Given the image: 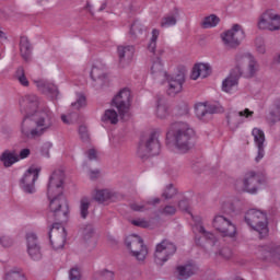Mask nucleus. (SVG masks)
Segmentation results:
<instances>
[{
    "label": "nucleus",
    "mask_w": 280,
    "mask_h": 280,
    "mask_svg": "<svg viewBox=\"0 0 280 280\" xmlns=\"http://www.w3.org/2000/svg\"><path fill=\"white\" fill-rule=\"evenodd\" d=\"M65 185V172L61 170L55 171L49 178L47 196L49 202V217L57 220L49 231V242L55 250L65 248V242H67V231L62 225V222L69 220V201L65 198L63 186Z\"/></svg>",
    "instance_id": "nucleus-1"
},
{
    "label": "nucleus",
    "mask_w": 280,
    "mask_h": 280,
    "mask_svg": "<svg viewBox=\"0 0 280 280\" xmlns=\"http://www.w3.org/2000/svg\"><path fill=\"white\" fill-rule=\"evenodd\" d=\"M38 106V96L34 94H28L20 101V110L25 115L20 127L23 139L43 137L56 121L54 112L47 105Z\"/></svg>",
    "instance_id": "nucleus-2"
},
{
    "label": "nucleus",
    "mask_w": 280,
    "mask_h": 280,
    "mask_svg": "<svg viewBox=\"0 0 280 280\" xmlns=\"http://www.w3.org/2000/svg\"><path fill=\"white\" fill-rule=\"evenodd\" d=\"M259 71V63L250 52L238 54L236 56V68L222 82V91L233 95L237 93L240 86V75L243 78H255Z\"/></svg>",
    "instance_id": "nucleus-3"
},
{
    "label": "nucleus",
    "mask_w": 280,
    "mask_h": 280,
    "mask_svg": "<svg viewBox=\"0 0 280 280\" xmlns=\"http://www.w3.org/2000/svg\"><path fill=\"white\" fill-rule=\"evenodd\" d=\"M196 132L189 124L184 121H175L171 124L166 131V143L168 148H174L177 151L185 153L191 150V139Z\"/></svg>",
    "instance_id": "nucleus-4"
},
{
    "label": "nucleus",
    "mask_w": 280,
    "mask_h": 280,
    "mask_svg": "<svg viewBox=\"0 0 280 280\" xmlns=\"http://www.w3.org/2000/svg\"><path fill=\"white\" fill-rule=\"evenodd\" d=\"M178 207L180 211H185L186 213H188L189 218L192 220V231L195 235L196 233H199L200 237H203L205 240H207V242H210L212 246H220V241L215 238V235L205 231V226L202 225V217L195 215L191 212V208H189V200L187 199L180 200L178 203Z\"/></svg>",
    "instance_id": "nucleus-5"
},
{
    "label": "nucleus",
    "mask_w": 280,
    "mask_h": 280,
    "mask_svg": "<svg viewBox=\"0 0 280 280\" xmlns=\"http://www.w3.org/2000/svg\"><path fill=\"white\" fill-rule=\"evenodd\" d=\"M245 222L258 233L260 240L268 236V217L266 212L257 209H249L245 214Z\"/></svg>",
    "instance_id": "nucleus-6"
},
{
    "label": "nucleus",
    "mask_w": 280,
    "mask_h": 280,
    "mask_svg": "<svg viewBox=\"0 0 280 280\" xmlns=\"http://www.w3.org/2000/svg\"><path fill=\"white\" fill-rule=\"evenodd\" d=\"M159 135L161 130L154 129L147 138H142L137 150L140 159L147 156H156L161 153V142H159Z\"/></svg>",
    "instance_id": "nucleus-7"
},
{
    "label": "nucleus",
    "mask_w": 280,
    "mask_h": 280,
    "mask_svg": "<svg viewBox=\"0 0 280 280\" xmlns=\"http://www.w3.org/2000/svg\"><path fill=\"white\" fill-rule=\"evenodd\" d=\"M246 38V32L240 24H233L232 27L221 34V40L228 49H235L242 45Z\"/></svg>",
    "instance_id": "nucleus-8"
},
{
    "label": "nucleus",
    "mask_w": 280,
    "mask_h": 280,
    "mask_svg": "<svg viewBox=\"0 0 280 280\" xmlns=\"http://www.w3.org/2000/svg\"><path fill=\"white\" fill-rule=\"evenodd\" d=\"M132 103V93L128 89L120 90L112 101L125 121L130 118V104Z\"/></svg>",
    "instance_id": "nucleus-9"
},
{
    "label": "nucleus",
    "mask_w": 280,
    "mask_h": 280,
    "mask_svg": "<svg viewBox=\"0 0 280 280\" xmlns=\"http://www.w3.org/2000/svg\"><path fill=\"white\" fill-rule=\"evenodd\" d=\"M213 229L220 233L223 237H235L237 235V226L234 225L231 219L222 215L217 214L212 220Z\"/></svg>",
    "instance_id": "nucleus-10"
},
{
    "label": "nucleus",
    "mask_w": 280,
    "mask_h": 280,
    "mask_svg": "<svg viewBox=\"0 0 280 280\" xmlns=\"http://www.w3.org/2000/svg\"><path fill=\"white\" fill-rule=\"evenodd\" d=\"M125 244L138 261L145 260V257H148V247L143 245V238H141V236L135 234L129 235L127 236Z\"/></svg>",
    "instance_id": "nucleus-11"
},
{
    "label": "nucleus",
    "mask_w": 280,
    "mask_h": 280,
    "mask_svg": "<svg viewBox=\"0 0 280 280\" xmlns=\"http://www.w3.org/2000/svg\"><path fill=\"white\" fill-rule=\"evenodd\" d=\"M187 73V68L182 67L178 69V72L175 74H167L166 77L163 78V80H167L168 82V88H167V93L172 97L174 95H178V93L183 92V84H185V74Z\"/></svg>",
    "instance_id": "nucleus-12"
},
{
    "label": "nucleus",
    "mask_w": 280,
    "mask_h": 280,
    "mask_svg": "<svg viewBox=\"0 0 280 280\" xmlns=\"http://www.w3.org/2000/svg\"><path fill=\"white\" fill-rule=\"evenodd\" d=\"M258 30L277 32L280 30V15L272 9L265 11L258 19Z\"/></svg>",
    "instance_id": "nucleus-13"
},
{
    "label": "nucleus",
    "mask_w": 280,
    "mask_h": 280,
    "mask_svg": "<svg viewBox=\"0 0 280 280\" xmlns=\"http://www.w3.org/2000/svg\"><path fill=\"white\" fill-rule=\"evenodd\" d=\"M40 167L32 165L20 180V187L25 194H34L36 191L35 183L38 180Z\"/></svg>",
    "instance_id": "nucleus-14"
},
{
    "label": "nucleus",
    "mask_w": 280,
    "mask_h": 280,
    "mask_svg": "<svg viewBox=\"0 0 280 280\" xmlns=\"http://www.w3.org/2000/svg\"><path fill=\"white\" fill-rule=\"evenodd\" d=\"M175 253L176 245H174V243L167 240L162 241L155 248V264H158V266H163V264H165V261H167Z\"/></svg>",
    "instance_id": "nucleus-15"
},
{
    "label": "nucleus",
    "mask_w": 280,
    "mask_h": 280,
    "mask_svg": "<svg viewBox=\"0 0 280 280\" xmlns=\"http://www.w3.org/2000/svg\"><path fill=\"white\" fill-rule=\"evenodd\" d=\"M264 183H266V176L264 174L249 171L245 174L243 179V191L257 194V189H259V186L264 185Z\"/></svg>",
    "instance_id": "nucleus-16"
},
{
    "label": "nucleus",
    "mask_w": 280,
    "mask_h": 280,
    "mask_svg": "<svg viewBox=\"0 0 280 280\" xmlns=\"http://www.w3.org/2000/svg\"><path fill=\"white\" fill-rule=\"evenodd\" d=\"M195 113L198 119L201 121H207L211 115H215V113H221L220 107L215 104H207V103H197L195 105Z\"/></svg>",
    "instance_id": "nucleus-17"
},
{
    "label": "nucleus",
    "mask_w": 280,
    "mask_h": 280,
    "mask_svg": "<svg viewBox=\"0 0 280 280\" xmlns=\"http://www.w3.org/2000/svg\"><path fill=\"white\" fill-rule=\"evenodd\" d=\"M26 242H27V253L34 261H38L42 259L43 254L40 253V245H38V237L36 234L28 233L26 234Z\"/></svg>",
    "instance_id": "nucleus-18"
},
{
    "label": "nucleus",
    "mask_w": 280,
    "mask_h": 280,
    "mask_svg": "<svg viewBox=\"0 0 280 280\" xmlns=\"http://www.w3.org/2000/svg\"><path fill=\"white\" fill-rule=\"evenodd\" d=\"M252 136L254 137V143L258 149V154L256 156V163H259L264 159L266 151H264V143H266V133L259 128H254L252 130Z\"/></svg>",
    "instance_id": "nucleus-19"
},
{
    "label": "nucleus",
    "mask_w": 280,
    "mask_h": 280,
    "mask_svg": "<svg viewBox=\"0 0 280 280\" xmlns=\"http://www.w3.org/2000/svg\"><path fill=\"white\" fill-rule=\"evenodd\" d=\"M35 84L40 93L48 95V97L51 100H58L60 92H58V86H56L54 83L45 80H38L35 81Z\"/></svg>",
    "instance_id": "nucleus-20"
},
{
    "label": "nucleus",
    "mask_w": 280,
    "mask_h": 280,
    "mask_svg": "<svg viewBox=\"0 0 280 280\" xmlns=\"http://www.w3.org/2000/svg\"><path fill=\"white\" fill-rule=\"evenodd\" d=\"M172 110L170 109V105L165 97L160 96L156 100V109L155 115L158 119H167L168 115H171Z\"/></svg>",
    "instance_id": "nucleus-21"
},
{
    "label": "nucleus",
    "mask_w": 280,
    "mask_h": 280,
    "mask_svg": "<svg viewBox=\"0 0 280 280\" xmlns=\"http://www.w3.org/2000/svg\"><path fill=\"white\" fill-rule=\"evenodd\" d=\"M211 75V66L209 63H197L194 66L190 78L198 80V78H209Z\"/></svg>",
    "instance_id": "nucleus-22"
},
{
    "label": "nucleus",
    "mask_w": 280,
    "mask_h": 280,
    "mask_svg": "<svg viewBox=\"0 0 280 280\" xmlns=\"http://www.w3.org/2000/svg\"><path fill=\"white\" fill-rule=\"evenodd\" d=\"M255 115V112L245 108L244 110L241 112H234L230 115H228V124L229 126H237L241 124L240 117H244L245 119H249V117H253Z\"/></svg>",
    "instance_id": "nucleus-23"
},
{
    "label": "nucleus",
    "mask_w": 280,
    "mask_h": 280,
    "mask_svg": "<svg viewBox=\"0 0 280 280\" xmlns=\"http://www.w3.org/2000/svg\"><path fill=\"white\" fill-rule=\"evenodd\" d=\"M90 75L92 80H94V82H97V80L104 82V80H106V66H104V63H102L101 61H96L92 66Z\"/></svg>",
    "instance_id": "nucleus-24"
},
{
    "label": "nucleus",
    "mask_w": 280,
    "mask_h": 280,
    "mask_svg": "<svg viewBox=\"0 0 280 280\" xmlns=\"http://www.w3.org/2000/svg\"><path fill=\"white\" fill-rule=\"evenodd\" d=\"M151 75L153 78H167V73L165 70H163V61L161 60L160 57H156L155 59L152 60L151 65Z\"/></svg>",
    "instance_id": "nucleus-25"
},
{
    "label": "nucleus",
    "mask_w": 280,
    "mask_h": 280,
    "mask_svg": "<svg viewBox=\"0 0 280 280\" xmlns=\"http://www.w3.org/2000/svg\"><path fill=\"white\" fill-rule=\"evenodd\" d=\"M198 270V267L194 265V262H189L186 266L177 267L178 279L179 280H187L191 275H195Z\"/></svg>",
    "instance_id": "nucleus-26"
},
{
    "label": "nucleus",
    "mask_w": 280,
    "mask_h": 280,
    "mask_svg": "<svg viewBox=\"0 0 280 280\" xmlns=\"http://www.w3.org/2000/svg\"><path fill=\"white\" fill-rule=\"evenodd\" d=\"M0 161L3 163L4 167H12L14 163H19V153L16 151H4L1 156Z\"/></svg>",
    "instance_id": "nucleus-27"
},
{
    "label": "nucleus",
    "mask_w": 280,
    "mask_h": 280,
    "mask_svg": "<svg viewBox=\"0 0 280 280\" xmlns=\"http://www.w3.org/2000/svg\"><path fill=\"white\" fill-rule=\"evenodd\" d=\"M20 54L26 61L32 58V44H30V39L25 36L20 38Z\"/></svg>",
    "instance_id": "nucleus-28"
},
{
    "label": "nucleus",
    "mask_w": 280,
    "mask_h": 280,
    "mask_svg": "<svg viewBox=\"0 0 280 280\" xmlns=\"http://www.w3.org/2000/svg\"><path fill=\"white\" fill-rule=\"evenodd\" d=\"M118 56L120 62H124V60H132L135 46H118Z\"/></svg>",
    "instance_id": "nucleus-29"
},
{
    "label": "nucleus",
    "mask_w": 280,
    "mask_h": 280,
    "mask_svg": "<svg viewBox=\"0 0 280 280\" xmlns=\"http://www.w3.org/2000/svg\"><path fill=\"white\" fill-rule=\"evenodd\" d=\"M218 25H220V19L215 14L206 16L201 22L203 30H211L212 27H218Z\"/></svg>",
    "instance_id": "nucleus-30"
},
{
    "label": "nucleus",
    "mask_w": 280,
    "mask_h": 280,
    "mask_svg": "<svg viewBox=\"0 0 280 280\" xmlns=\"http://www.w3.org/2000/svg\"><path fill=\"white\" fill-rule=\"evenodd\" d=\"M102 121H104V124H112L115 126L119 121V115L115 109H106L102 116Z\"/></svg>",
    "instance_id": "nucleus-31"
},
{
    "label": "nucleus",
    "mask_w": 280,
    "mask_h": 280,
    "mask_svg": "<svg viewBox=\"0 0 280 280\" xmlns=\"http://www.w3.org/2000/svg\"><path fill=\"white\" fill-rule=\"evenodd\" d=\"M113 196L115 195L109 189L95 190L94 200L96 202H108V200H113Z\"/></svg>",
    "instance_id": "nucleus-32"
},
{
    "label": "nucleus",
    "mask_w": 280,
    "mask_h": 280,
    "mask_svg": "<svg viewBox=\"0 0 280 280\" xmlns=\"http://www.w3.org/2000/svg\"><path fill=\"white\" fill-rule=\"evenodd\" d=\"M176 19H178V11H175L174 13L167 14L164 18H162L160 25L163 28L174 27V25H176L177 22Z\"/></svg>",
    "instance_id": "nucleus-33"
},
{
    "label": "nucleus",
    "mask_w": 280,
    "mask_h": 280,
    "mask_svg": "<svg viewBox=\"0 0 280 280\" xmlns=\"http://www.w3.org/2000/svg\"><path fill=\"white\" fill-rule=\"evenodd\" d=\"M265 259H280V246L271 244L265 248Z\"/></svg>",
    "instance_id": "nucleus-34"
},
{
    "label": "nucleus",
    "mask_w": 280,
    "mask_h": 280,
    "mask_svg": "<svg viewBox=\"0 0 280 280\" xmlns=\"http://www.w3.org/2000/svg\"><path fill=\"white\" fill-rule=\"evenodd\" d=\"M14 78L22 86H30V80L25 75V68L19 67L14 73Z\"/></svg>",
    "instance_id": "nucleus-35"
},
{
    "label": "nucleus",
    "mask_w": 280,
    "mask_h": 280,
    "mask_svg": "<svg viewBox=\"0 0 280 280\" xmlns=\"http://www.w3.org/2000/svg\"><path fill=\"white\" fill-rule=\"evenodd\" d=\"M89 207H91V199H89V197H83L80 205V213L83 220H86V217L89 215Z\"/></svg>",
    "instance_id": "nucleus-36"
},
{
    "label": "nucleus",
    "mask_w": 280,
    "mask_h": 280,
    "mask_svg": "<svg viewBox=\"0 0 280 280\" xmlns=\"http://www.w3.org/2000/svg\"><path fill=\"white\" fill-rule=\"evenodd\" d=\"M161 34V31L154 28L152 31V36L150 39V43L148 45V49L151 51V54H155L156 52V40H159V36Z\"/></svg>",
    "instance_id": "nucleus-37"
},
{
    "label": "nucleus",
    "mask_w": 280,
    "mask_h": 280,
    "mask_svg": "<svg viewBox=\"0 0 280 280\" xmlns=\"http://www.w3.org/2000/svg\"><path fill=\"white\" fill-rule=\"evenodd\" d=\"M84 106H86V96L83 94H78L77 102L72 103V107L80 110V108H84Z\"/></svg>",
    "instance_id": "nucleus-38"
},
{
    "label": "nucleus",
    "mask_w": 280,
    "mask_h": 280,
    "mask_svg": "<svg viewBox=\"0 0 280 280\" xmlns=\"http://www.w3.org/2000/svg\"><path fill=\"white\" fill-rule=\"evenodd\" d=\"M5 280H27L21 271H11L5 275Z\"/></svg>",
    "instance_id": "nucleus-39"
},
{
    "label": "nucleus",
    "mask_w": 280,
    "mask_h": 280,
    "mask_svg": "<svg viewBox=\"0 0 280 280\" xmlns=\"http://www.w3.org/2000/svg\"><path fill=\"white\" fill-rule=\"evenodd\" d=\"M79 135H80L81 141H83V143H89V141H91L86 126L79 127Z\"/></svg>",
    "instance_id": "nucleus-40"
},
{
    "label": "nucleus",
    "mask_w": 280,
    "mask_h": 280,
    "mask_svg": "<svg viewBox=\"0 0 280 280\" xmlns=\"http://www.w3.org/2000/svg\"><path fill=\"white\" fill-rule=\"evenodd\" d=\"M221 211L228 214L233 213V211H235V207L233 206V202H231V200L223 201L221 203Z\"/></svg>",
    "instance_id": "nucleus-41"
},
{
    "label": "nucleus",
    "mask_w": 280,
    "mask_h": 280,
    "mask_svg": "<svg viewBox=\"0 0 280 280\" xmlns=\"http://www.w3.org/2000/svg\"><path fill=\"white\" fill-rule=\"evenodd\" d=\"M220 257H223V259H231L233 257V250L231 247L225 246L219 249Z\"/></svg>",
    "instance_id": "nucleus-42"
},
{
    "label": "nucleus",
    "mask_w": 280,
    "mask_h": 280,
    "mask_svg": "<svg viewBox=\"0 0 280 280\" xmlns=\"http://www.w3.org/2000/svg\"><path fill=\"white\" fill-rule=\"evenodd\" d=\"M255 46L258 54H266V44L264 43V38L257 37L255 40Z\"/></svg>",
    "instance_id": "nucleus-43"
},
{
    "label": "nucleus",
    "mask_w": 280,
    "mask_h": 280,
    "mask_svg": "<svg viewBox=\"0 0 280 280\" xmlns=\"http://www.w3.org/2000/svg\"><path fill=\"white\" fill-rule=\"evenodd\" d=\"M163 198L165 200H170V198H174L176 196V188H174V185L167 186L166 190L163 192Z\"/></svg>",
    "instance_id": "nucleus-44"
},
{
    "label": "nucleus",
    "mask_w": 280,
    "mask_h": 280,
    "mask_svg": "<svg viewBox=\"0 0 280 280\" xmlns=\"http://www.w3.org/2000/svg\"><path fill=\"white\" fill-rule=\"evenodd\" d=\"M133 226H139L140 229H150V222L144 219H136L131 221Z\"/></svg>",
    "instance_id": "nucleus-45"
},
{
    "label": "nucleus",
    "mask_w": 280,
    "mask_h": 280,
    "mask_svg": "<svg viewBox=\"0 0 280 280\" xmlns=\"http://www.w3.org/2000/svg\"><path fill=\"white\" fill-rule=\"evenodd\" d=\"M271 117H273V121H280V102L273 105L271 109Z\"/></svg>",
    "instance_id": "nucleus-46"
},
{
    "label": "nucleus",
    "mask_w": 280,
    "mask_h": 280,
    "mask_svg": "<svg viewBox=\"0 0 280 280\" xmlns=\"http://www.w3.org/2000/svg\"><path fill=\"white\" fill-rule=\"evenodd\" d=\"M143 30H141V24L139 22H135L130 27V34L132 36H137V34H142Z\"/></svg>",
    "instance_id": "nucleus-47"
},
{
    "label": "nucleus",
    "mask_w": 280,
    "mask_h": 280,
    "mask_svg": "<svg viewBox=\"0 0 280 280\" xmlns=\"http://www.w3.org/2000/svg\"><path fill=\"white\" fill-rule=\"evenodd\" d=\"M83 235L85 240H91L94 235L93 225H88L83 231Z\"/></svg>",
    "instance_id": "nucleus-48"
},
{
    "label": "nucleus",
    "mask_w": 280,
    "mask_h": 280,
    "mask_svg": "<svg viewBox=\"0 0 280 280\" xmlns=\"http://www.w3.org/2000/svg\"><path fill=\"white\" fill-rule=\"evenodd\" d=\"M70 280H80V269L72 268L69 272Z\"/></svg>",
    "instance_id": "nucleus-49"
},
{
    "label": "nucleus",
    "mask_w": 280,
    "mask_h": 280,
    "mask_svg": "<svg viewBox=\"0 0 280 280\" xmlns=\"http://www.w3.org/2000/svg\"><path fill=\"white\" fill-rule=\"evenodd\" d=\"M162 213L164 215H174V213H176V208L174 206H166L163 209Z\"/></svg>",
    "instance_id": "nucleus-50"
},
{
    "label": "nucleus",
    "mask_w": 280,
    "mask_h": 280,
    "mask_svg": "<svg viewBox=\"0 0 280 280\" xmlns=\"http://www.w3.org/2000/svg\"><path fill=\"white\" fill-rule=\"evenodd\" d=\"M0 244L4 248H8V246H12V240L8 236H1L0 237Z\"/></svg>",
    "instance_id": "nucleus-51"
},
{
    "label": "nucleus",
    "mask_w": 280,
    "mask_h": 280,
    "mask_svg": "<svg viewBox=\"0 0 280 280\" xmlns=\"http://www.w3.org/2000/svg\"><path fill=\"white\" fill-rule=\"evenodd\" d=\"M102 279L103 280H114L115 273L113 271L104 270V271H102Z\"/></svg>",
    "instance_id": "nucleus-52"
},
{
    "label": "nucleus",
    "mask_w": 280,
    "mask_h": 280,
    "mask_svg": "<svg viewBox=\"0 0 280 280\" xmlns=\"http://www.w3.org/2000/svg\"><path fill=\"white\" fill-rule=\"evenodd\" d=\"M130 208L132 209V211H145V209H148V206L139 205V203H131Z\"/></svg>",
    "instance_id": "nucleus-53"
},
{
    "label": "nucleus",
    "mask_w": 280,
    "mask_h": 280,
    "mask_svg": "<svg viewBox=\"0 0 280 280\" xmlns=\"http://www.w3.org/2000/svg\"><path fill=\"white\" fill-rule=\"evenodd\" d=\"M88 159L90 161H97V151L95 149H90L88 151Z\"/></svg>",
    "instance_id": "nucleus-54"
},
{
    "label": "nucleus",
    "mask_w": 280,
    "mask_h": 280,
    "mask_svg": "<svg viewBox=\"0 0 280 280\" xmlns=\"http://www.w3.org/2000/svg\"><path fill=\"white\" fill-rule=\"evenodd\" d=\"M30 154H31L30 149H22V150L20 151V154H18L19 161H21V160H23V159H27V156H30Z\"/></svg>",
    "instance_id": "nucleus-55"
},
{
    "label": "nucleus",
    "mask_w": 280,
    "mask_h": 280,
    "mask_svg": "<svg viewBox=\"0 0 280 280\" xmlns=\"http://www.w3.org/2000/svg\"><path fill=\"white\" fill-rule=\"evenodd\" d=\"M61 121L63 122V124H72V121H71V116H67V115H61Z\"/></svg>",
    "instance_id": "nucleus-56"
},
{
    "label": "nucleus",
    "mask_w": 280,
    "mask_h": 280,
    "mask_svg": "<svg viewBox=\"0 0 280 280\" xmlns=\"http://www.w3.org/2000/svg\"><path fill=\"white\" fill-rule=\"evenodd\" d=\"M97 176H100V171H91L90 172V178L92 180H95V178H97Z\"/></svg>",
    "instance_id": "nucleus-57"
},
{
    "label": "nucleus",
    "mask_w": 280,
    "mask_h": 280,
    "mask_svg": "<svg viewBox=\"0 0 280 280\" xmlns=\"http://www.w3.org/2000/svg\"><path fill=\"white\" fill-rule=\"evenodd\" d=\"M0 40L1 42L8 40V35L1 28H0Z\"/></svg>",
    "instance_id": "nucleus-58"
},
{
    "label": "nucleus",
    "mask_w": 280,
    "mask_h": 280,
    "mask_svg": "<svg viewBox=\"0 0 280 280\" xmlns=\"http://www.w3.org/2000/svg\"><path fill=\"white\" fill-rule=\"evenodd\" d=\"M195 242L196 244L200 245V238H198V236L195 237Z\"/></svg>",
    "instance_id": "nucleus-59"
},
{
    "label": "nucleus",
    "mask_w": 280,
    "mask_h": 280,
    "mask_svg": "<svg viewBox=\"0 0 280 280\" xmlns=\"http://www.w3.org/2000/svg\"><path fill=\"white\" fill-rule=\"evenodd\" d=\"M105 8H106V5L103 4L102 8H101V10H104Z\"/></svg>",
    "instance_id": "nucleus-60"
},
{
    "label": "nucleus",
    "mask_w": 280,
    "mask_h": 280,
    "mask_svg": "<svg viewBox=\"0 0 280 280\" xmlns=\"http://www.w3.org/2000/svg\"><path fill=\"white\" fill-rule=\"evenodd\" d=\"M156 202H159V199H155V200H154V203H156Z\"/></svg>",
    "instance_id": "nucleus-61"
}]
</instances>
